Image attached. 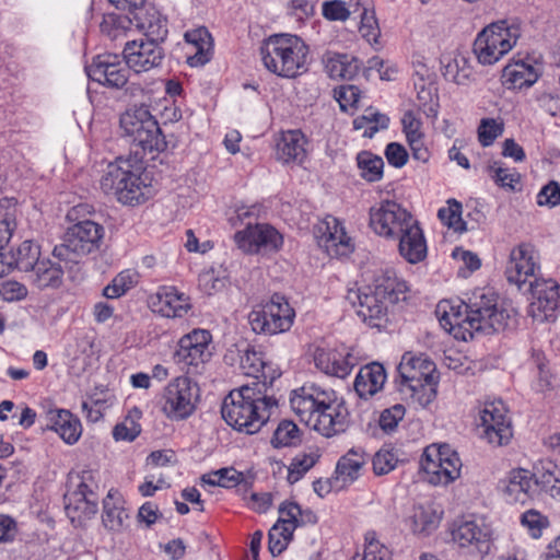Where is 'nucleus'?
I'll list each match as a JSON object with an SVG mask.
<instances>
[{
	"instance_id": "13d9d810",
	"label": "nucleus",
	"mask_w": 560,
	"mask_h": 560,
	"mask_svg": "<svg viewBox=\"0 0 560 560\" xmlns=\"http://www.w3.org/2000/svg\"><path fill=\"white\" fill-rule=\"evenodd\" d=\"M315 454H303L295 456L288 468V481L298 482L316 463Z\"/></svg>"
},
{
	"instance_id": "a19ab883",
	"label": "nucleus",
	"mask_w": 560,
	"mask_h": 560,
	"mask_svg": "<svg viewBox=\"0 0 560 560\" xmlns=\"http://www.w3.org/2000/svg\"><path fill=\"white\" fill-rule=\"evenodd\" d=\"M30 279L38 290L58 288L62 283V267L49 259H43L30 270Z\"/></svg>"
},
{
	"instance_id": "9b49d317",
	"label": "nucleus",
	"mask_w": 560,
	"mask_h": 560,
	"mask_svg": "<svg viewBox=\"0 0 560 560\" xmlns=\"http://www.w3.org/2000/svg\"><path fill=\"white\" fill-rule=\"evenodd\" d=\"M420 468L429 483L446 486L459 477L462 460L448 444H431L423 451Z\"/></svg>"
},
{
	"instance_id": "7ed1b4c3",
	"label": "nucleus",
	"mask_w": 560,
	"mask_h": 560,
	"mask_svg": "<svg viewBox=\"0 0 560 560\" xmlns=\"http://www.w3.org/2000/svg\"><path fill=\"white\" fill-rule=\"evenodd\" d=\"M277 406L270 389L259 382H252L230 392L223 400L221 413L234 430L255 434L267 423Z\"/></svg>"
},
{
	"instance_id": "864d4df0",
	"label": "nucleus",
	"mask_w": 560,
	"mask_h": 560,
	"mask_svg": "<svg viewBox=\"0 0 560 560\" xmlns=\"http://www.w3.org/2000/svg\"><path fill=\"white\" fill-rule=\"evenodd\" d=\"M439 219L456 232L466 231V223L462 219V203L455 199L447 200V207L438 212Z\"/></svg>"
},
{
	"instance_id": "e433bc0d",
	"label": "nucleus",
	"mask_w": 560,
	"mask_h": 560,
	"mask_svg": "<svg viewBox=\"0 0 560 560\" xmlns=\"http://www.w3.org/2000/svg\"><path fill=\"white\" fill-rule=\"evenodd\" d=\"M369 455L362 447H352L341 456L336 466V479L343 485L351 483L359 478Z\"/></svg>"
},
{
	"instance_id": "ea45409f",
	"label": "nucleus",
	"mask_w": 560,
	"mask_h": 560,
	"mask_svg": "<svg viewBox=\"0 0 560 560\" xmlns=\"http://www.w3.org/2000/svg\"><path fill=\"white\" fill-rule=\"evenodd\" d=\"M538 78L537 69L523 61L505 66L502 72V83L509 90L529 88Z\"/></svg>"
},
{
	"instance_id": "4be33fe9",
	"label": "nucleus",
	"mask_w": 560,
	"mask_h": 560,
	"mask_svg": "<svg viewBox=\"0 0 560 560\" xmlns=\"http://www.w3.org/2000/svg\"><path fill=\"white\" fill-rule=\"evenodd\" d=\"M122 54L126 65L136 73L148 72L160 67L165 57L161 45L144 39L127 42Z\"/></svg>"
},
{
	"instance_id": "473e14b6",
	"label": "nucleus",
	"mask_w": 560,
	"mask_h": 560,
	"mask_svg": "<svg viewBox=\"0 0 560 560\" xmlns=\"http://www.w3.org/2000/svg\"><path fill=\"white\" fill-rule=\"evenodd\" d=\"M47 428L55 431L67 444H74L82 434L80 420L65 409L47 412Z\"/></svg>"
},
{
	"instance_id": "423d86ee",
	"label": "nucleus",
	"mask_w": 560,
	"mask_h": 560,
	"mask_svg": "<svg viewBox=\"0 0 560 560\" xmlns=\"http://www.w3.org/2000/svg\"><path fill=\"white\" fill-rule=\"evenodd\" d=\"M143 165L135 159L117 158L107 165L100 185L106 195H112L124 205L145 201L151 192Z\"/></svg>"
},
{
	"instance_id": "aec40b11",
	"label": "nucleus",
	"mask_w": 560,
	"mask_h": 560,
	"mask_svg": "<svg viewBox=\"0 0 560 560\" xmlns=\"http://www.w3.org/2000/svg\"><path fill=\"white\" fill-rule=\"evenodd\" d=\"M553 478L552 474H544L542 480L539 481L535 478V475L524 468L512 469L505 479V486L503 493L509 503L526 504L538 493L539 485L542 483L544 488L547 483H550Z\"/></svg>"
},
{
	"instance_id": "b1692460",
	"label": "nucleus",
	"mask_w": 560,
	"mask_h": 560,
	"mask_svg": "<svg viewBox=\"0 0 560 560\" xmlns=\"http://www.w3.org/2000/svg\"><path fill=\"white\" fill-rule=\"evenodd\" d=\"M149 306L153 313L166 318L184 317L191 308L189 298L172 285L160 287L149 298Z\"/></svg>"
},
{
	"instance_id": "0e129e2a",
	"label": "nucleus",
	"mask_w": 560,
	"mask_h": 560,
	"mask_svg": "<svg viewBox=\"0 0 560 560\" xmlns=\"http://www.w3.org/2000/svg\"><path fill=\"white\" fill-rule=\"evenodd\" d=\"M488 170L492 179L502 187L514 189L515 184L518 183L520 176L516 172L498 166L497 162L490 165Z\"/></svg>"
},
{
	"instance_id": "c03bdc74",
	"label": "nucleus",
	"mask_w": 560,
	"mask_h": 560,
	"mask_svg": "<svg viewBox=\"0 0 560 560\" xmlns=\"http://www.w3.org/2000/svg\"><path fill=\"white\" fill-rule=\"evenodd\" d=\"M357 164L360 175L368 182H378L383 177L384 161L369 151H362L357 155Z\"/></svg>"
},
{
	"instance_id": "2eb2a0df",
	"label": "nucleus",
	"mask_w": 560,
	"mask_h": 560,
	"mask_svg": "<svg viewBox=\"0 0 560 560\" xmlns=\"http://www.w3.org/2000/svg\"><path fill=\"white\" fill-rule=\"evenodd\" d=\"M211 343L209 330L195 328L178 340L174 359L186 366L188 373H199L212 357Z\"/></svg>"
},
{
	"instance_id": "a211bd4d",
	"label": "nucleus",
	"mask_w": 560,
	"mask_h": 560,
	"mask_svg": "<svg viewBox=\"0 0 560 560\" xmlns=\"http://www.w3.org/2000/svg\"><path fill=\"white\" fill-rule=\"evenodd\" d=\"M529 290L533 301L527 308L528 316L537 323L553 320L560 306V284L553 279L535 278Z\"/></svg>"
},
{
	"instance_id": "2f4dec72",
	"label": "nucleus",
	"mask_w": 560,
	"mask_h": 560,
	"mask_svg": "<svg viewBox=\"0 0 560 560\" xmlns=\"http://www.w3.org/2000/svg\"><path fill=\"white\" fill-rule=\"evenodd\" d=\"M442 514L432 503L415 504L405 518V525L417 536H429L439 527Z\"/></svg>"
},
{
	"instance_id": "4d7b16f0",
	"label": "nucleus",
	"mask_w": 560,
	"mask_h": 560,
	"mask_svg": "<svg viewBox=\"0 0 560 560\" xmlns=\"http://www.w3.org/2000/svg\"><path fill=\"white\" fill-rule=\"evenodd\" d=\"M202 480L212 486L232 488L238 486L244 480V476L234 468H222L208 476H203Z\"/></svg>"
},
{
	"instance_id": "5701e85b",
	"label": "nucleus",
	"mask_w": 560,
	"mask_h": 560,
	"mask_svg": "<svg viewBox=\"0 0 560 560\" xmlns=\"http://www.w3.org/2000/svg\"><path fill=\"white\" fill-rule=\"evenodd\" d=\"M300 505L292 501H285L279 506L278 522L269 530V551L272 556L280 555L293 537L298 527Z\"/></svg>"
},
{
	"instance_id": "09e8293b",
	"label": "nucleus",
	"mask_w": 560,
	"mask_h": 560,
	"mask_svg": "<svg viewBox=\"0 0 560 560\" xmlns=\"http://www.w3.org/2000/svg\"><path fill=\"white\" fill-rule=\"evenodd\" d=\"M520 523L534 539L540 538L542 532L550 526L548 516L535 509L525 511L520 517Z\"/></svg>"
},
{
	"instance_id": "774afa93",
	"label": "nucleus",
	"mask_w": 560,
	"mask_h": 560,
	"mask_svg": "<svg viewBox=\"0 0 560 560\" xmlns=\"http://www.w3.org/2000/svg\"><path fill=\"white\" fill-rule=\"evenodd\" d=\"M27 295V289L18 281H5L0 285V296L8 302L19 301Z\"/></svg>"
},
{
	"instance_id": "39448f33",
	"label": "nucleus",
	"mask_w": 560,
	"mask_h": 560,
	"mask_svg": "<svg viewBox=\"0 0 560 560\" xmlns=\"http://www.w3.org/2000/svg\"><path fill=\"white\" fill-rule=\"evenodd\" d=\"M143 165L135 159L117 158L107 165L100 185L106 195H112L124 205L145 201L151 192Z\"/></svg>"
},
{
	"instance_id": "49530a36",
	"label": "nucleus",
	"mask_w": 560,
	"mask_h": 560,
	"mask_svg": "<svg viewBox=\"0 0 560 560\" xmlns=\"http://www.w3.org/2000/svg\"><path fill=\"white\" fill-rule=\"evenodd\" d=\"M301 442V431L291 420L279 422L271 439V444L277 447L295 446Z\"/></svg>"
},
{
	"instance_id": "c85d7f7f",
	"label": "nucleus",
	"mask_w": 560,
	"mask_h": 560,
	"mask_svg": "<svg viewBox=\"0 0 560 560\" xmlns=\"http://www.w3.org/2000/svg\"><path fill=\"white\" fill-rule=\"evenodd\" d=\"M306 144L307 139L301 130L282 131L276 143V158L283 164L301 165L307 156Z\"/></svg>"
},
{
	"instance_id": "0eeeda50",
	"label": "nucleus",
	"mask_w": 560,
	"mask_h": 560,
	"mask_svg": "<svg viewBox=\"0 0 560 560\" xmlns=\"http://www.w3.org/2000/svg\"><path fill=\"white\" fill-rule=\"evenodd\" d=\"M260 57L268 71L293 79L307 71L308 46L296 35L276 34L264 42Z\"/></svg>"
},
{
	"instance_id": "20e7f679",
	"label": "nucleus",
	"mask_w": 560,
	"mask_h": 560,
	"mask_svg": "<svg viewBox=\"0 0 560 560\" xmlns=\"http://www.w3.org/2000/svg\"><path fill=\"white\" fill-rule=\"evenodd\" d=\"M408 287L392 269L382 270L372 284L349 291L348 300L357 306L358 316L371 327L386 322L389 307L406 300Z\"/></svg>"
},
{
	"instance_id": "1a4fd4ad",
	"label": "nucleus",
	"mask_w": 560,
	"mask_h": 560,
	"mask_svg": "<svg viewBox=\"0 0 560 560\" xmlns=\"http://www.w3.org/2000/svg\"><path fill=\"white\" fill-rule=\"evenodd\" d=\"M122 136L143 152L161 151L165 142L158 121L145 105L128 108L120 116Z\"/></svg>"
},
{
	"instance_id": "412c9836",
	"label": "nucleus",
	"mask_w": 560,
	"mask_h": 560,
	"mask_svg": "<svg viewBox=\"0 0 560 560\" xmlns=\"http://www.w3.org/2000/svg\"><path fill=\"white\" fill-rule=\"evenodd\" d=\"M539 269V257L534 247L529 244H520L510 253L505 277L510 283L522 289L527 282H534Z\"/></svg>"
},
{
	"instance_id": "58836bf2",
	"label": "nucleus",
	"mask_w": 560,
	"mask_h": 560,
	"mask_svg": "<svg viewBox=\"0 0 560 560\" xmlns=\"http://www.w3.org/2000/svg\"><path fill=\"white\" fill-rule=\"evenodd\" d=\"M185 39L194 50V54L187 59L191 67L203 66L211 59L212 37L206 27L186 32Z\"/></svg>"
},
{
	"instance_id": "a878e982",
	"label": "nucleus",
	"mask_w": 560,
	"mask_h": 560,
	"mask_svg": "<svg viewBox=\"0 0 560 560\" xmlns=\"http://www.w3.org/2000/svg\"><path fill=\"white\" fill-rule=\"evenodd\" d=\"M91 80L115 89L122 88L128 81V70L121 65L117 56L100 55L86 67Z\"/></svg>"
},
{
	"instance_id": "338daca9",
	"label": "nucleus",
	"mask_w": 560,
	"mask_h": 560,
	"mask_svg": "<svg viewBox=\"0 0 560 560\" xmlns=\"http://www.w3.org/2000/svg\"><path fill=\"white\" fill-rule=\"evenodd\" d=\"M417 106L427 117L438 116V96L428 89H421L417 95Z\"/></svg>"
},
{
	"instance_id": "69168bd1",
	"label": "nucleus",
	"mask_w": 560,
	"mask_h": 560,
	"mask_svg": "<svg viewBox=\"0 0 560 560\" xmlns=\"http://www.w3.org/2000/svg\"><path fill=\"white\" fill-rule=\"evenodd\" d=\"M198 285L202 292L211 295L225 285L224 279L215 275L213 270L203 271L198 277Z\"/></svg>"
},
{
	"instance_id": "de8ad7c7",
	"label": "nucleus",
	"mask_w": 560,
	"mask_h": 560,
	"mask_svg": "<svg viewBox=\"0 0 560 560\" xmlns=\"http://www.w3.org/2000/svg\"><path fill=\"white\" fill-rule=\"evenodd\" d=\"M138 273L131 269L119 272L112 282L104 288V295L107 299H116L124 295L138 283Z\"/></svg>"
},
{
	"instance_id": "6e6d98bb",
	"label": "nucleus",
	"mask_w": 560,
	"mask_h": 560,
	"mask_svg": "<svg viewBox=\"0 0 560 560\" xmlns=\"http://www.w3.org/2000/svg\"><path fill=\"white\" fill-rule=\"evenodd\" d=\"M352 560H393L389 549L381 544L372 533L365 536V547L362 556L357 555Z\"/></svg>"
},
{
	"instance_id": "79ce46f5",
	"label": "nucleus",
	"mask_w": 560,
	"mask_h": 560,
	"mask_svg": "<svg viewBox=\"0 0 560 560\" xmlns=\"http://www.w3.org/2000/svg\"><path fill=\"white\" fill-rule=\"evenodd\" d=\"M438 378L416 382L410 385H398L399 392L412 404L427 407L436 397Z\"/></svg>"
},
{
	"instance_id": "f704fd0d",
	"label": "nucleus",
	"mask_w": 560,
	"mask_h": 560,
	"mask_svg": "<svg viewBox=\"0 0 560 560\" xmlns=\"http://www.w3.org/2000/svg\"><path fill=\"white\" fill-rule=\"evenodd\" d=\"M129 513L118 491L110 489L103 500V525L112 532H120L127 526Z\"/></svg>"
},
{
	"instance_id": "9d476101",
	"label": "nucleus",
	"mask_w": 560,
	"mask_h": 560,
	"mask_svg": "<svg viewBox=\"0 0 560 560\" xmlns=\"http://www.w3.org/2000/svg\"><path fill=\"white\" fill-rule=\"evenodd\" d=\"M104 236V228L91 220L80 221L68 228L63 242L55 246L54 256L61 261H77L79 257L97 250Z\"/></svg>"
},
{
	"instance_id": "f3484780",
	"label": "nucleus",
	"mask_w": 560,
	"mask_h": 560,
	"mask_svg": "<svg viewBox=\"0 0 560 560\" xmlns=\"http://www.w3.org/2000/svg\"><path fill=\"white\" fill-rule=\"evenodd\" d=\"M363 360L357 346L341 345L335 349L317 348L314 352L315 366L325 374L343 378Z\"/></svg>"
},
{
	"instance_id": "cd10ccee",
	"label": "nucleus",
	"mask_w": 560,
	"mask_h": 560,
	"mask_svg": "<svg viewBox=\"0 0 560 560\" xmlns=\"http://www.w3.org/2000/svg\"><path fill=\"white\" fill-rule=\"evenodd\" d=\"M88 488L84 486V491L75 489L65 495L66 514L74 525H82L98 510V495Z\"/></svg>"
},
{
	"instance_id": "6ab92c4d",
	"label": "nucleus",
	"mask_w": 560,
	"mask_h": 560,
	"mask_svg": "<svg viewBox=\"0 0 560 560\" xmlns=\"http://www.w3.org/2000/svg\"><path fill=\"white\" fill-rule=\"evenodd\" d=\"M237 247L245 254L279 250L283 244L282 235L271 225L265 223L252 224L234 234Z\"/></svg>"
},
{
	"instance_id": "7c9ffc66",
	"label": "nucleus",
	"mask_w": 560,
	"mask_h": 560,
	"mask_svg": "<svg viewBox=\"0 0 560 560\" xmlns=\"http://www.w3.org/2000/svg\"><path fill=\"white\" fill-rule=\"evenodd\" d=\"M398 241L399 254L410 264L422 261L427 256V243L423 232L416 219H412L409 224L399 233L395 238Z\"/></svg>"
},
{
	"instance_id": "8fccbe9b",
	"label": "nucleus",
	"mask_w": 560,
	"mask_h": 560,
	"mask_svg": "<svg viewBox=\"0 0 560 560\" xmlns=\"http://www.w3.org/2000/svg\"><path fill=\"white\" fill-rule=\"evenodd\" d=\"M140 27L144 32L145 40L155 42L161 45L167 36V23L159 13L154 12L140 23Z\"/></svg>"
},
{
	"instance_id": "bb28decb",
	"label": "nucleus",
	"mask_w": 560,
	"mask_h": 560,
	"mask_svg": "<svg viewBox=\"0 0 560 560\" xmlns=\"http://www.w3.org/2000/svg\"><path fill=\"white\" fill-rule=\"evenodd\" d=\"M240 368L245 375L254 378L253 382H259L270 390L273 382L280 376L279 370L265 360L264 353L252 347H247L241 354Z\"/></svg>"
},
{
	"instance_id": "5fc2aeb1",
	"label": "nucleus",
	"mask_w": 560,
	"mask_h": 560,
	"mask_svg": "<svg viewBox=\"0 0 560 560\" xmlns=\"http://www.w3.org/2000/svg\"><path fill=\"white\" fill-rule=\"evenodd\" d=\"M130 23L127 16L110 13L103 16L100 27L104 35L108 36L110 39H117L125 35Z\"/></svg>"
},
{
	"instance_id": "052dcab7",
	"label": "nucleus",
	"mask_w": 560,
	"mask_h": 560,
	"mask_svg": "<svg viewBox=\"0 0 560 560\" xmlns=\"http://www.w3.org/2000/svg\"><path fill=\"white\" fill-rule=\"evenodd\" d=\"M398 458L390 450H380L372 459L373 471L377 476L387 475L396 468Z\"/></svg>"
},
{
	"instance_id": "6e6552de",
	"label": "nucleus",
	"mask_w": 560,
	"mask_h": 560,
	"mask_svg": "<svg viewBox=\"0 0 560 560\" xmlns=\"http://www.w3.org/2000/svg\"><path fill=\"white\" fill-rule=\"evenodd\" d=\"M521 36L520 25L506 20L486 26L478 33L472 51L482 66H492L505 56Z\"/></svg>"
},
{
	"instance_id": "37998d69",
	"label": "nucleus",
	"mask_w": 560,
	"mask_h": 560,
	"mask_svg": "<svg viewBox=\"0 0 560 560\" xmlns=\"http://www.w3.org/2000/svg\"><path fill=\"white\" fill-rule=\"evenodd\" d=\"M443 77L450 82L466 85L471 78V68L468 59L463 55L450 58L443 66Z\"/></svg>"
},
{
	"instance_id": "e2e57ef3",
	"label": "nucleus",
	"mask_w": 560,
	"mask_h": 560,
	"mask_svg": "<svg viewBox=\"0 0 560 560\" xmlns=\"http://www.w3.org/2000/svg\"><path fill=\"white\" fill-rule=\"evenodd\" d=\"M405 416V407L400 404L394 405L385 409L380 416V427L385 432H392L402 420Z\"/></svg>"
},
{
	"instance_id": "72a5a7b5",
	"label": "nucleus",
	"mask_w": 560,
	"mask_h": 560,
	"mask_svg": "<svg viewBox=\"0 0 560 560\" xmlns=\"http://www.w3.org/2000/svg\"><path fill=\"white\" fill-rule=\"evenodd\" d=\"M386 371L383 364L372 362L362 366L354 380V389L361 398H369L383 389Z\"/></svg>"
},
{
	"instance_id": "f03ea898",
	"label": "nucleus",
	"mask_w": 560,
	"mask_h": 560,
	"mask_svg": "<svg viewBox=\"0 0 560 560\" xmlns=\"http://www.w3.org/2000/svg\"><path fill=\"white\" fill-rule=\"evenodd\" d=\"M292 411L306 427L325 438L343 433L350 422V413L335 390L316 384L294 389L290 397Z\"/></svg>"
},
{
	"instance_id": "4468645a",
	"label": "nucleus",
	"mask_w": 560,
	"mask_h": 560,
	"mask_svg": "<svg viewBox=\"0 0 560 560\" xmlns=\"http://www.w3.org/2000/svg\"><path fill=\"white\" fill-rule=\"evenodd\" d=\"M477 424L481 436L493 446L506 445L512 436L511 420L502 400H485L477 407Z\"/></svg>"
},
{
	"instance_id": "603ef678",
	"label": "nucleus",
	"mask_w": 560,
	"mask_h": 560,
	"mask_svg": "<svg viewBox=\"0 0 560 560\" xmlns=\"http://www.w3.org/2000/svg\"><path fill=\"white\" fill-rule=\"evenodd\" d=\"M389 119L380 113H368L354 119L355 129H363L362 136L372 138L380 129L387 128Z\"/></svg>"
},
{
	"instance_id": "f8f14e48",
	"label": "nucleus",
	"mask_w": 560,
	"mask_h": 560,
	"mask_svg": "<svg viewBox=\"0 0 560 560\" xmlns=\"http://www.w3.org/2000/svg\"><path fill=\"white\" fill-rule=\"evenodd\" d=\"M199 387L188 376L172 380L163 389L160 405L165 417L172 421L189 418L196 410Z\"/></svg>"
},
{
	"instance_id": "4c0bfd02",
	"label": "nucleus",
	"mask_w": 560,
	"mask_h": 560,
	"mask_svg": "<svg viewBox=\"0 0 560 560\" xmlns=\"http://www.w3.org/2000/svg\"><path fill=\"white\" fill-rule=\"evenodd\" d=\"M453 539L462 547L475 546L480 552L489 549V532L475 521H465L453 532Z\"/></svg>"
},
{
	"instance_id": "f257e3e1",
	"label": "nucleus",
	"mask_w": 560,
	"mask_h": 560,
	"mask_svg": "<svg viewBox=\"0 0 560 560\" xmlns=\"http://www.w3.org/2000/svg\"><path fill=\"white\" fill-rule=\"evenodd\" d=\"M441 326L455 339L468 341L476 332L490 335L503 330L509 315L498 305V295L486 289L472 292L467 302L442 300L435 308Z\"/></svg>"
},
{
	"instance_id": "c9c22d12",
	"label": "nucleus",
	"mask_w": 560,
	"mask_h": 560,
	"mask_svg": "<svg viewBox=\"0 0 560 560\" xmlns=\"http://www.w3.org/2000/svg\"><path fill=\"white\" fill-rule=\"evenodd\" d=\"M325 71L331 79L351 80L361 67V62L353 56L327 51L323 57Z\"/></svg>"
},
{
	"instance_id": "a18cd8bd",
	"label": "nucleus",
	"mask_w": 560,
	"mask_h": 560,
	"mask_svg": "<svg viewBox=\"0 0 560 560\" xmlns=\"http://www.w3.org/2000/svg\"><path fill=\"white\" fill-rule=\"evenodd\" d=\"M141 418V411L133 408L125 419L115 425L113 436L116 441H133L141 432V425L138 420Z\"/></svg>"
},
{
	"instance_id": "393cba45",
	"label": "nucleus",
	"mask_w": 560,
	"mask_h": 560,
	"mask_svg": "<svg viewBox=\"0 0 560 560\" xmlns=\"http://www.w3.org/2000/svg\"><path fill=\"white\" fill-rule=\"evenodd\" d=\"M318 231V244L330 257H343L352 252L351 238L337 218L327 215L322 221Z\"/></svg>"
},
{
	"instance_id": "ddd939ff",
	"label": "nucleus",
	"mask_w": 560,
	"mask_h": 560,
	"mask_svg": "<svg viewBox=\"0 0 560 560\" xmlns=\"http://www.w3.org/2000/svg\"><path fill=\"white\" fill-rule=\"evenodd\" d=\"M295 312L281 294H273L261 310L252 311L248 319L257 334L277 335L288 331L294 322Z\"/></svg>"
},
{
	"instance_id": "bf43d9fd",
	"label": "nucleus",
	"mask_w": 560,
	"mask_h": 560,
	"mask_svg": "<svg viewBox=\"0 0 560 560\" xmlns=\"http://www.w3.org/2000/svg\"><path fill=\"white\" fill-rule=\"evenodd\" d=\"M504 130L502 121L494 118H483L478 127V140L482 147L491 145Z\"/></svg>"
},
{
	"instance_id": "dca6fc26",
	"label": "nucleus",
	"mask_w": 560,
	"mask_h": 560,
	"mask_svg": "<svg viewBox=\"0 0 560 560\" xmlns=\"http://www.w3.org/2000/svg\"><path fill=\"white\" fill-rule=\"evenodd\" d=\"M369 225L378 236L394 240L415 219L412 214L393 200H383L371 207Z\"/></svg>"
},
{
	"instance_id": "3c124183",
	"label": "nucleus",
	"mask_w": 560,
	"mask_h": 560,
	"mask_svg": "<svg viewBox=\"0 0 560 560\" xmlns=\"http://www.w3.org/2000/svg\"><path fill=\"white\" fill-rule=\"evenodd\" d=\"M39 246L33 241H24L14 255V267L28 272L37 262H39Z\"/></svg>"
},
{
	"instance_id": "c756f323",
	"label": "nucleus",
	"mask_w": 560,
	"mask_h": 560,
	"mask_svg": "<svg viewBox=\"0 0 560 560\" xmlns=\"http://www.w3.org/2000/svg\"><path fill=\"white\" fill-rule=\"evenodd\" d=\"M400 377L399 385L438 378L436 368L433 361L424 355H415L407 352L402 355L398 365Z\"/></svg>"
},
{
	"instance_id": "680f3d73",
	"label": "nucleus",
	"mask_w": 560,
	"mask_h": 560,
	"mask_svg": "<svg viewBox=\"0 0 560 560\" xmlns=\"http://www.w3.org/2000/svg\"><path fill=\"white\" fill-rule=\"evenodd\" d=\"M537 205L540 207L553 208L560 205V183L550 180L541 187L536 197Z\"/></svg>"
}]
</instances>
